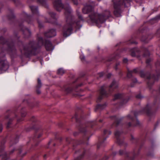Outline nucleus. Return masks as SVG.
Returning a JSON list of instances; mask_svg holds the SVG:
<instances>
[{"mask_svg":"<svg viewBox=\"0 0 160 160\" xmlns=\"http://www.w3.org/2000/svg\"><path fill=\"white\" fill-rule=\"evenodd\" d=\"M80 58L82 60H84L85 59L84 56L82 55H80Z\"/></svg>","mask_w":160,"mask_h":160,"instance_id":"nucleus-14","label":"nucleus"},{"mask_svg":"<svg viewBox=\"0 0 160 160\" xmlns=\"http://www.w3.org/2000/svg\"><path fill=\"white\" fill-rule=\"evenodd\" d=\"M65 72L64 70L62 68L59 69L58 71V73L60 75H62Z\"/></svg>","mask_w":160,"mask_h":160,"instance_id":"nucleus-10","label":"nucleus"},{"mask_svg":"<svg viewBox=\"0 0 160 160\" xmlns=\"http://www.w3.org/2000/svg\"><path fill=\"white\" fill-rule=\"evenodd\" d=\"M110 15V12L109 11H107V14L104 15L92 12L89 16L90 20L88 22H91L97 25L102 23L105 22V18H108Z\"/></svg>","mask_w":160,"mask_h":160,"instance_id":"nucleus-1","label":"nucleus"},{"mask_svg":"<svg viewBox=\"0 0 160 160\" xmlns=\"http://www.w3.org/2000/svg\"><path fill=\"white\" fill-rule=\"evenodd\" d=\"M38 0V1H39L40 2H41V0Z\"/></svg>","mask_w":160,"mask_h":160,"instance_id":"nucleus-28","label":"nucleus"},{"mask_svg":"<svg viewBox=\"0 0 160 160\" xmlns=\"http://www.w3.org/2000/svg\"><path fill=\"white\" fill-rule=\"evenodd\" d=\"M41 86V82L40 80L39 79H38V85L37 86V88H39Z\"/></svg>","mask_w":160,"mask_h":160,"instance_id":"nucleus-11","label":"nucleus"},{"mask_svg":"<svg viewBox=\"0 0 160 160\" xmlns=\"http://www.w3.org/2000/svg\"><path fill=\"white\" fill-rule=\"evenodd\" d=\"M2 126L0 125V132L2 131Z\"/></svg>","mask_w":160,"mask_h":160,"instance_id":"nucleus-19","label":"nucleus"},{"mask_svg":"<svg viewBox=\"0 0 160 160\" xmlns=\"http://www.w3.org/2000/svg\"><path fill=\"white\" fill-rule=\"evenodd\" d=\"M128 60L127 58L123 59V61L124 63H127L128 62Z\"/></svg>","mask_w":160,"mask_h":160,"instance_id":"nucleus-18","label":"nucleus"},{"mask_svg":"<svg viewBox=\"0 0 160 160\" xmlns=\"http://www.w3.org/2000/svg\"><path fill=\"white\" fill-rule=\"evenodd\" d=\"M108 132L109 134H111V132H110V131H108L106 130H105L104 131V133H105V134H106L107 133H108Z\"/></svg>","mask_w":160,"mask_h":160,"instance_id":"nucleus-16","label":"nucleus"},{"mask_svg":"<svg viewBox=\"0 0 160 160\" xmlns=\"http://www.w3.org/2000/svg\"><path fill=\"white\" fill-rule=\"evenodd\" d=\"M92 5H87L85 6L82 9V12L84 13H87L88 12H92L94 6L93 2H92Z\"/></svg>","mask_w":160,"mask_h":160,"instance_id":"nucleus-3","label":"nucleus"},{"mask_svg":"<svg viewBox=\"0 0 160 160\" xmlns=\"http://www.w3.org/2000/svg\"><path fill=\"white\" fill-rule=\"evenodd\" d=\"M0 157H1L2 158L4 159H6V154H4L3 156H1V155H0Z\"/></svg>","mask_w":160,"mask_h":160,"instance_id":"nucleus-15","label":"nucleus"},{"mask_svg":"<svg viewBox=\"0 0 160 160\" xmlns=\"http://www.w3.org/2000/svg\"><path fill=\"white\" fill-rule=\"evenodd\" d=\"M45 45L46 49L47 50H52L54 48L53 46L50 41H47Z\"/></svg>","mask_w":160,"mask_h":160,"instance_id":"nucleus-5","label":"nucleus"},{"mask_svg":"<svg viewBox=\"0 0 160 160\" xmlns=\"http://www.w3.org/2000/svg\"><path fill=\"white\" fill-rule=\"evenodd\" d=\"M72 31L71 24L66 25L64 28L63 35L66 37L69 36L71 34Z\"/></svg>","mask_w":160,"mask_h":160,"instance_id":"nucleus-2","label":"nucleus"},{"mask_svg":"<svg viewBox=\"0 0 160 160\" xmlns=\"http://www.w3.org/2000/svg\"><path fill=\"white\" fill-rule=\"evenodd\" d=\"M128 117L130 118H131V119H132V118L131 117V116L130 115H129L128 116Z\"/></svg>","mask_w":160,"mask_h":160,"instance_id":"nucleus-24","label":"nucleus"},{"mask_svg":"<svg viewBox=\"0 0 160 160\" xmlns=\"http://www.w3.org/2000/svg\"><path fill=\"white\" fill-rule=\"evenodd\" d=\"M42 135V134H40L38 137V138H39L40 137H41Z\"/></svg>","mask_w":160,"mask_h":160,"instance_id":"nucleus-26","label":"nucleus"},{"mask_svg":"<svg viewBox=\"0 0 160 160\" xmlns=\"http://www.w3.org/2000/svg\"><path fill=\"white\" fill-rule=\"evenodd\" d=\"M120 154H122V153L120 152Z\"/></svg>","mask_w":160,"mask_h":160,"instance_id":"nucleus-29","label":"nucleus"},{"mask_svg":"<svg viewBox=\"0 0 160 160\" xmlns=\"http://www.w3.org/2000/svg\"><path fill=\"white\" fill-rule=\"evenodd\" d=\"M67 5L68 6L67 7V8H65V14H66V13H67L68 14H69L71 12V8H70L69 6L68 5Z\"/></svg>","mask_w":160,"mask_h":160,"instance_id":"nucleus-9","label":"nucleus"},{"mask_svg":"<svg viewBox=\"0 0 160 160\" xmlns=\"http://www.w3.org/2000/svg\"><path fill=\"white\" fill-rule=\"evenodd\" d=\"M53 4L55 8L57 11H59L63 8L61 0H57L55 1L54 2Z\"/></svg>","mask_w":160,"mask_h":160,"instance_id":"nucleus-4","label":"nucleus"},{"mask_svg":"<svg viewBox=\"0 0 160 160\" xmlns=\"http://www.w3.org/2000/svg\"><path fill=\"white\" fill-rule=\"evenodd\" d=\"M117 4L114 3V7L115 8H116Z\"/></svg>","mask_w":160,"mask_h":160,"instance_id":"nucleus-22","label":"nucleus"},{"mask_svg":"<svg viewBox=\"0 0 160 160\" xmlns=\"http://www.w3.org/2000/svg\"><path fill=\"white\" fill-rule=\"evenodd\" d=\"M37 93H38V94H39V93H40V92L39 91H37Z\"/></svg>","mask_w":160,"mask_h":160,"instance_id":"nucleus-25","label":"nucleus"},{"mask_svg":"<svg viewBox=\"0 0 160 160\" xmlns=\"http://www.w3.org/2000/svg\"><path fill=\"white\" fill-rule=\"evenodd\" d=\"M121 95L120 94H117L115 96V99L119 98L121 97Z\"/></svg>","mask_w":160,"mask_h":160,"instance_id":"nucleus-12","label":"nucleus"},{"mask_svg":"<svg viewBox=\"0 0 160 160\" xmlns=\"http://www.w3.org/2000/svg\"><path fill=\"white\" fill-rule=\"evenodd\" d=\"M128 2V0H123V1H122V0H121L119 2L118 4V5H120L121 4L123 5L124 4L125 6L126 3Z\"/></svg>","mask_w":160,"mask_h":160,"instance_id":"nucleus-8","label":"nucleus"},{"mask_svg":"<svg viewBox=\"0 0 160 160\" xmlns=\"http://www.w3.org/2000/svg\"><path fill=\"white\" fill-rule=\"evenodd\" d=\"M121 133V132H120L119 131H116L115 133V135L116 136H119Z\"/></svg>","mask_w":160,"mask_h":160,"instance_id":"nucleus-13","label":"nucleus"},{"mask_svg":"<svg viewBox=\"0 0 160 160\" xmlns=\"http://www.w3.org/2000/svg\"><path fill=\"white\" fill-rule=\"evenodd\" d=\"M48 34L49 35L48 36H47V37L49 38L54 36L56 35V32L55 30L53 29L50 30L49 32H48Z\"/></svg>","mask_w":160,"mask_h":160,"instance_id":"nucleus-6","label":"nucleus"},{"mask_svg":"<svg viewBox=\"0 0 160 160\" xmlns=\"http://www.w3.org/2000/svg\"><path fill=\"white\" fill-rule=\"evenodd\" d=\"M115 82H112V84L110 86V87H112L114 84Z\"/></svg>","mask_w":160,"mask_h":160,"instance_id":"nucleus-21","label":"nucleus"},{"mask_svg":"<svg viewBox=\"0 0 160 160\" xmlns=\"http://www.w3.org/2000/svg\"><path fill=\"white\" fill-rule=\"evenodd\" d=\"M78 17L81 20H82V17L81 15H78Z\"/></svg>","mask_w":160,"mask_h":160,"instance_id":"nucleus-20","label":"nucleus"},{"mask_svg":"<svg viewBox=\"0 0 160 160\" xmlns=\"http://www.w3.org/2000/svg\"><path fill=\"white\" fill-rule=\"evenodd\" d=\"M49 14H50V15L53 18H54V16L55 15V14L53 12H50Z\"/></svg>","mask_w":160,"mask_h":160,"instance_id":"nucleus-17","label":"nucleus"},{"mask_svg":"<svg viewBox=\"0 0 160 160\" xmlns=\"http://www.w3.org/2000/svg\"><path fill=\"white\" fill-rule=\"evenodd\" d=\"M30 8L33 13H35L38 12V8L37 7L34 6H31Z\"/></svg>","mask_w":160,"mask_h":160,"instance_id":"nucleus-7","label":"nucleus"},{"mask_svg":"<svg viewBox=\"0 0 160 160\" xmlns=\"http://www.w3.org/2000/svg\"><path fill=\"white\" fill-rule=\"evenodd\" d=\"M114 13L116 15V11H115L114 12Z\"/></svg>","mask_w":160,"mask_h":160,"instance_id":"nucleus-27","label":"nucleus"},{"mask_svg":"<svg viewBox=\"0 0 160 160\" xmlns=\"http://www.w3.org/2000/svg\"><path fill=\"white\" fill-rule=\"evenodd\" d=\"M76 24H77V25H78V27L79 26V22H76Z\"/></svg>","mask_w":160,"mask_h":160,"instance_id":"nucleus-23","label":"nucleus"}]
</instances>
